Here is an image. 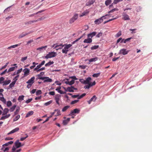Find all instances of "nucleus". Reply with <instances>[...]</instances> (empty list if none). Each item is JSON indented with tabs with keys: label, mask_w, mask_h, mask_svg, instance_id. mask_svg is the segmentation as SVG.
I'll return each mask as SVG.
<instances>
[{
	"label": "nucleus",
	"mask_w": 152,
	"mask_h": 152,
	"mask_svg": "<svg viewBox=\"0 0 152 152\" xmlns=\"http://www.w3.org/2000/svg\"><path fill=\"white\" fill-rule=\"evenodd\" d=\"M57 55L56 52H50L44 57L46 59H48L55 57Z\"/></svg>",
	"instance_id": "nucleus-1"
},
{
	"label": "nucleus",
	"mask_w": 152,
	"mask_h": 152,
	"mask_svg": "<svg viewBox=\"0 0 152 152\" xmlns=\"http://www.w3.org/2000/svg\"><path fill=\"white\" fill-rule=\"evenodd\" d=\"M78 17V14H75L73 17L69 20V23L72 24L74 23L76 20L77 19Z\"/></svg>",
	"instance_id": "nucleus-2"
},
{
	"label": "nucleus",
	"mask_w": 152,
	"mask_h": 152,
	"mask_svg": "<svg viewBox=\"0 0 152 152\" xmlns=\"http://www.w3.org/2000/svg\"><path fill=\"white\" fill-rule=\"evenodd\" d=\"M64 49L62 50V52L63 53L66 54L68 51V49L72 46V45L69 44L68 45L64 44Z\"/></svg>",
	"instance_id": "nucleus-3"
},
{
	"label": "nucleus",
	"mask_w": 152,
	"mask_h": 152,
	"mask_svg": "<svg viewBox=\"0 0 152 152\" xmlns=\"http://www.w3.org/2000/svg\"><path fill=\"white\" fill-rule=\"evenodd\" d=\"M80 109L77 108L74 109L73 110H72L70 112V113L69 114V116L75 115V114H78L80 112Z\"/></svg>",
	"instance_id": "nucleus-4"
},
{
	"label": "nucleus",
	"mask_w": 152,
	"mask_h": 152,
	"mask_svg": "<svg viewBox=\"0 0 152 152\" xmlns=\"http://www.w3.org/2000/svg\"><path fill=\"white\" fill-rule=\"evenodd\" d=\"M69 79L65 78L64 79V81H65V83L70 86H72L75 83V80H72L70 81L69 80Z\"/></svg>",
	"instance_id": "nucleus-5"
},
{
	"label": "nucleus",
	"mask_w": 152,
	"mask_h": 152,
	"mask_svg": "<svg viewBox=\"0 0 152 152\" xmlns=\"http://www.w3.org/2000/svg\"><path fill=\"white\" fill-rule=\"evenodd\" d=\"M129 51L130 50H127L126 49H122L120 50L119 54L124 55L127 54Z\"/></svg>",
	"instance_id": "nucleus-6"
},
{
	"label": "nucleus",
	"mask_w": 152,
	"mask_h": 152,
	"mask_svg": "<svg viewBox=\"0 0 152 152\" xmlns=\"http://www.w3.org/2000/svg\"><path fill=\"white\" fill-rule=\"evenodd\" d=\"M122 19L125 20H129L130 19L129 16L125 12L122 13Z\"/></svg>",
	"instance_id": "nucleus-7"
},
{
	"label": "nucleus",
	"mask_w": 152,
	"mask_h": 152,
	"mask_svg": "<svg viewBox=\"0 0 152 152\" xmlns=\"http://www.w3.org/2000/svg\"><path fill=\"white\" fill-rule=\"evenodd\" d=\"M42 80H44L43 83H45L46 82H51L52 81V80L51 79L49 78L48 77H44L43 78H41Z\"/></svg>",
	"instance_id": "nucleus-8"
},
{
	"label": "nucleus",
	"mask_w": 152,
	"mask_h": 152,
	"mask_svg": "<svg viewBox=\"0 0 152 152\" xmlns=\"http://www.w3.org/2000/svg\"><path fill=\"white\" fill-rule=\"evenodd\" d=\"M24 71L23 76L22 78L28 76L29 74L30 70L28 68H26L23 70Z\"/></svg>",
	"instance_id": "nucleus-9"
},
{
	"label": "nucleus",
	"mask_w": 152,
	"mask_h": 152,
	"mask_svg": "<svg viewBox=\"0 0 152 152\" xmlns=\"http://www.w3.org/2000/svg\"><path fill=\"white\" fill-rule=\"evenodd\" d=\"M15 144L16 148H19L24 145V144H21L20 142H19V140H17L15 143Z\"/></svg>",
	"instance_id": "nucleus-10"
},
{
	"label": "nucleus",
	"mask_w": 152,
	"mask_h": 152,
	"mask_svg": "<svg viewBox=\"0 0 152 152\" xmlns=\"http://www.w3.org/2000/svg\"><path fill=\"white\" fill-rule=\"evenodd\" d=\"M103 21V19L102 18H99L96 19L94 21V23L96 24L99 25Z\"/></svg>",
	"instance_id": "nucleus-11"
},
{
	"label": "nucleus",
	"mask_w": 152,
	"mask_h": 152,
	"mask_svg": "<svg viewBox=\"0 0 152 152\" xmlns=\"http://www.w3.org/2000/svg\"><path fill=\"white\" fill-rule=\"evenodd\" d=\"M96 99L97 97H96V96L94 95L89 101H87L88 103V104H90L92 102H95Z\"/></svg>",
	"instance_id": "nucleus-12"
},
{
	"label": "nucleus",
	"mask_w": 152,
	"mask_h": 152,
	"mask_svg": "<svg viewBox=\"0 0 152 152\" xmlns=\"http://www.w3.org/2000/svg\"><path fill=\"white\" fill-rule=\"evenodd\" d=\"M13 65L15 66L14 67H12L10 68L8 71H7V72H10L13 71L15 69L17 68L18 67V66H17L16 64H14L13 65Z\"/></svg>",
	"instance_id": "nucleus-13"
},
{
	"label": "nucleus",
	"mask_w": 152,
	"mask_h": 152,
	"mask_svg": "<svg viewBox=\"0 0 152 152\" xmlns=\"http://www.w3.org/2000/svg\"><path fill=\"white\" fill-rule=\"evenodd\" d=\"M97 33L95 32H91L89 34H88L87 35V37L92 38L95 36L96 34Z\"/></svg>",
	"instance_id": "nucleus-14"
},
{
	"label": "nucleus",
	"mask_w": 152,
	"mask_h": 152,
	"mask_svg": "<svg viewBox=\"0 0 152 152\" xmlns=\"http://www.w3.org/2000/svg\"><path fill=\"white\" fill-rule=\"evenodd\" d=\"M35 78L34 77H33L26 82V83H30L33 85V83H34Z\"/></svg>",
	"instance_id": "nucleus-15"
},
{
	"label": "nucleus",
	"mask_w": 152,
	"mask_h": 152,
	"mask_svg": "<svg viewBox=\"0 0 152 152\" xmlns=\"http://www.w3.org/2000/svg\"><path fill=\"white\" fill-rule=\"evenodd\" d=\"M92 40L91 39V38L89 37H88L87 39H85L83 41L84 43H90L92 42Z\"/></svg>",
	"instance_id": "nucleus-16"
},
{
	"label": "nucleus",
	"mask_w": 152,
	"mask_h": 152,
	"mask_svg": "<svg viewBox=\"0 0 152 152\" xmlns=\"http://www.w3.org/2000/svg\"><path fill=\"white\" fill-rule=\"evenodd\" d=\"M64 46V45H63L62 44H61L59 45H56L54 48H56V50H57L58 49H61Z\"/></svg>",
	"instance_id": "nucleus-17"
},
{
	"label": "nucleus",
	"mask_w": 152,
	"mask_h": 152,
	"mask_svg": "<svg viewBox=\"0 0 152 152\" xmlns=\"http://www.w3.org/2000/svg\"><path fill=\"white\" fill-rule=\"evenodd\" d=\"M91 80V77H88L86 78L85 81V84H90V81Z\"/></svg>",
	"instance_id": "nucleus-18"
},
{
	"label": "nucleus",
	"mask_w": 152,
	"mask_h": 152,
	"mask_svg": "<svg viewBox=\"0 0 152 152\" xmlns=\"http://www.w3.org/2000/svg\"><path fill=\"white\" fill-rule=\"evenodd\" d=\"M61 88L60 87H59L57 88L56 89V90L58 92L61 94H64L66 93V92H64L61 91L60 90Z\"/></svg>",
	"instance_id": "nucleus-19"
},
{
	"label": "nucleus",
	"mask_w": 152,
	"mask_h": 152,
	"mask_svg": "<svg viewBox=\"0 0 152 152\" xmlns=\"http://www.w3.org/2000/svg\"><path fill=\"white\" fill-rule=\"evenodd\" d=\"M13 141H10L9 142H8L7 143H6L4 144L3 145H2V148H1V150H3L4 149V146H7L9 144H11L13 143Z\"/></svg>",
	"instance_id": "nucleus-20"
},
{
	"label": "nucleus",
	"mask_w": 152,
	"mask_h": 152,
	"mask_svg": "<svg viewBox=\"0 0 152 152\" xmlns=\"http://www.w3.org/2000/svg\"><path fill=\"white\" fill-rule=\"evenodd\" d=\"M21 44V43H20L17 44L15 45H11L7 48V49H10L11 48H15L19 46Z\"/></svg>",
	"instance_id": "nucleus-21"
},
{
	"label": "nucleus",
	"mask_w": 152,
	"mask_h": 152,
	"mask_svg": "<svg viewBox=\"0 0 152 152\" xmlns=\"http://www.w3.org/2000/svg\"><path fill=\"white\" fill-rule=\"evenodd\" d=\"M37 22V20H33L29 21L28 22H26L25 23V25H29L31 24L32 23Z\"/></svg>",
	"instance_id": "nucleus-22"
},
{
	"label": "nucleus",
	"mask_w": 152,
	"mask_h": 152,
	"mask_svg": "<svg viewBox=\"0 0 152 152\" xmlns=\"http://www.w3.org/2000/svg\"><path fill=\"white\" fill-rule=\"evenodd\" d=\"M26 32H22L21 34H20L18 37V39L21 38L26 36Z\"/></svg>",
	"instance_id": "nucleus-23"
},
{
	"label": "nucleus",
	"mask_w": 152,
	"mask_h": 152,
	"mask_svg": "<svg viewBox=\"0 0 152 152\" xmlns=\"http://www.w3.org/2000/svg\"><path fill=\"white\" fill-rule=\"evenodd\" d=\"M33 113H34V112L33 111H30L26 114L25 116V117L26 118L29 117L30 116L32 115L33 114Z\"/></svg>",
	"instance_id": "nucleus-24"
},
{
	"label": "nucleus",
	"mask_w": 152,
	"mask_h": 152,
	"mask_svg": "<svg viewBox=\"0 0 152 152\" xmlns=\"http://www.w3.org/2000/svg\"><path fill=\"white\" fill-rule=\"evenodd\" d=\"M70 120V118H68L66 119L63 121V123L64 125H66Z\"/></svg>",
	"instance_id": "nucleus-25"
},
{
	"label": "nucleus",
	"mask_w": 152,
	"mask_h": 152,
	"mask_svg": "<svg viewBox=\"0 0 152 152\" xmlns=\"http://www.w3.org/2000/svg\"><path fill=\"white\" fill-rule=\"evenodd\" d=\"M66 91H69V92H74V90L73 89V88H72V86L69 87H68L66 89Z\"/></svg>",
	"instance_id": "nucleus-26"
},
{
	"label": "nucleus",
	"mask_w": 152,
	"mask_h": 152,
	"mask_svg": "<svg viewBox=\"0 0 152 152\" xmlns=\"http://www.w3.org/2000/svg\"><path fill=\"white\" fill-rule=\"evenodd\" d=\"M11 82L10 80H5L3 82V86H6L9 84Z\"/></svg>",
	"instance_id": "nucleus-27"
},
{
	"label": "nucleus",
	"mask_w": 152,
	"mask_h": 152,
	"mask_svg": "<svg viewBox=\"0 0 152 152\" xmlns=\"http://www.w3.org/2000/svg\"><path fill=\"white\" fill-rule=\"evenodd\" d=\"M53 61H49L48 63L46 64L45 65V66L46 67L49 66L51 65L54 64Z\"/></svg>",
	"instance_id": "nucleus-28"
},
{
	"label": "nucleus",
	"mask_w": 152,
	"mask_h": 152,
	"mask_svg": "<svg viewBox=\"0 0 152 152\" xmlns=\"http://www.w3.org/2000/svg\"><path fill=\"white\" fill-rule=\"evenodd\" d=\"M9 110L7 108H5L3 111L2 115H3L7 114L9 112Z\"/></svg>",
	"instance_id": "nucleus-29"
},
{
	"label": "nucleus",
	"mask_w": 152,
	"mask_h": 152,
	"mask_svg": "<svg viewBox=\"0 0 152 152\" xmlns=\"http://www.w3.org/2000/svg\"><path fill=\"white\" fill-rule=\"evenodd\" d=\"M20 108L19 107H17L16 108V110L14 112V115H17L20 110Z\"/></svg>",
	"instance_id": "nucleus-30"
},
{
	"label": "nucleus",
	"mask_w": 152,
	"mask_h": 152,
	"mask_svg": "<svg viewBox=\"0 0 152 152\" xmlns=\"http://www.w3.org/2000/svg\"><path fill=\"white\" fill-rule=\"evenodd\" d=\"M94 2V0H91V1H89L88 2H87L86 4V5L87 6H90L91 4H92Z\"/></svg>",
	"instance_id": "nucleus-31"
},
{
	"label": "nucleus",
	"mask_w": 152,
	"mask_h": 152,
	"mask_svg": "<svg viewBox=\"0 0 152 152\" xmlns=\"http://www.w3.org/2000/svg\"><path fill=\"white\" fill-rule=\"evenodd\" d=\"M118 10V9L117 8H115L111 10L110 11H108V14H110L113 12L115 11H117Z\"/></svg>",
	"instance_id": "nucleus-32"
},
{
	"label": "nucleus",
	"mask_w": 152,
	"mask_h": 152,
	"mask_svg": "<svg viewBox=\"0 0 152 152\" xmlns=\"http://www.w3.org/2000/svg\"><path fill=\"white\" fill-rule=\"evenodd\" d=\"M98 58L97 57L91 58L89 60V61L90 62H95L97 60Z\"/></svg>",
	"instance_id": "nucleus-33"
},
{
	"label": "nucleus",
	"mask_w": 152,
	"mask_h": 152,
	"mask_svg": "<svg viewBox=\"0 0 152 152\" xmlns=\"http://www.w3.org/2000/svg\"><path fill=\"white\" fill-rule=\"evenodd\" d=\"M47 46H42L41 47L38 48H37V50H39L40 51H42L43 49L45 50L46 48L47 47Z\"/></svg>",
	"instance_id": "nucleus-34"
},
{
	"label": "nucleus",
	"mask_w": 152,
	"mask_h": 152,
	"mask_svg": "<svg viewBox=\"0 0 152 152\" xmlns=\"http://www.w3.org/2000/svg\"><path fill=\"white\" fill-rule=\"evenodd\" d=\"M0 100L2 101L4 104H6V100L3 97V96L2 97H0Z\"/></svg>",
	"instance_id": "nucleus-35"
},
{
	"label": "nucleus",
	"mask_w": 152,
	"mask_h": 152,
	"mask_svg": "<svg viewBox=\"0 0 152 152\" xmlns=\"http://www.w3.org/2000/svg\"><path fill=\"white\" fill-rule=\"evenodd\" d=\"M16 107V105H13L11 107L9 111L11 112L13 111L15 109V108Z\"/></svg>",
	"instance_id": "nucleus-36"
},
{
	"label": "nucleus",
	"mask_w": 152,
	"mask_h": 152,
	"mask_svg": "<svg viewBox=\"0 0 152 152\" xmlns=\"http://www.w3.org/2000/svg\"><path fill=\"white\" fill-rule=\"evenodd\" d=\"M24 96L22 95L19 96L18 98V100L20 102L21 101H22L24 99Z\"/></svg>",
	"instance_id": "nucleus-37"
},
{
	"label": "nucleus",
	"mask_w": 152,
	"mask_h": 152,
	"mask_svg": "<svg viewBox=\"0 0 152 152\" xmlns=\"http://www.w3.org/2000/svg\"><path fill=\"white\" fill-rule=\"evenodd\" d=\"M16 83V82H15V81H12L9 85V88H11L12 87H13L14 85H15V83Z\"/></svg>",
	"instance_id": "nucleus-38"
},
{
	"label": "nucleus",
	"mask_w": 152,
	"mask_h": 152,
	"mask_svg": "<svg viewBox=\"0 0 152 152\" xmlns=\"http://www.w3.org/2000/svg\"><path fill=\"white\" fill-rule=\"evenodd\" d=\"M61 96V95L59 94H56V96L55 98V100L56 101H59V98Z\"/></svg>",
	"instance_id": "nucleus-39"
},
{
	"label": "nucleus",
	"mask_w": 152,
	"mask_h": 152,
	"mask_svg": "<svg viewBox=\"0 0 152 152\" xmlns=\"http://www.w3.org/2000/svg\"><path fill=\"white\" fill-rule=\"evenodd\" d=\"M112 0H107L105 1V4L106 6H108L112 2Z\"/></svg>",
	"instance_id": "nucleus-40"
},
{
	"label": "nucleus",
	"mask_w": 152,
	"mask_h": 152,
	"mask_svg": "<svg viewBox=\"0 0 152 152\" xmlns=\"http://www.w3.org/2000/svg\"><path fill=\"white\" fill-rule=\"evenodd\" d=\"M70 107L69 106H66L64 107L62 110V111L63 112L65 111L68 108H69Z\"/></svg>",
	"instance_id": "nucleus-41"
},
{
	"label": "nucleus",
	"mask_w": 152,
	"mask_h": 152,
	"mask_svg": "<svg viewBox=\"0 0 152 152\" xmlns=\"http://www.w3.org/2000/svg\"><path fill=\"white\" fill-rule=\"evenodd\" d=\"M20 117V116L19 115H18L16 116L13 119L14 122L17 121Z\"/></svg>",
	"instance_id": "nucleus-42"
},
{
	"label": "nucleus",
	"mask_w": 152,
	"mask_h": 152,
	"mask_svg": "<svg viewBox=\"0 0 152 152\" xmlns=\"http://www.w3.org/2000/svg\"><path fill=\"white\" fill-rule=\"evenodd\" d=\"M45 62V61H42V62L39 65L37 66V67H39V68H40L43 65Z\"/></svg>",
	"instance_id": "nucleus-43"
},
{
	"label": "nucleus",
	"mask_w": 152,
	"mask_h": 152,
	"mask_svg": "<svg viewBox=\"0 0 152 152\" xmlns=\"http://www.w3.org/2000/svg\"><path fill=\"white\" fill-rule=\"evenodd\" d=\"M100 72H99L97 73H94L93 74L92 76L94 77H97L100 75Z\"/></svg>",
	"instance_id": "nucleus-44"
},
{
	"label": "nucleus",
	"mask_w": 152,
	"mask_h": 152,
	"mask_svg": "<svg viewBox=\"0 0 152 152\" xmlns=\"http://www.w3.org/2000/svg\"><path fill=\"white\" fill-rule=\"evenodd\" d=\"M89 12L88 11H84L82 14L80 15V17H82L84 15H86Z\"/></svg>",
	"instance_id": "nucleus-45"
},
{
	"label": "nucleus",
	"mask_w": 152,
	"mask_h": 152,
	"mask_svg": "<svg viewBox=\"0 0 152 152\" xmlns=\"http://www.w3.org/2000/svg\"><path fill=\"white\" fill-rule=\"evenodd\" d=\"M99 47V46L98 45H94V46H93L91 48V49L92 50H96Z\"/></svg>",
	"instance_id": "nucleus-46"
},
{
	"label": "nucleus",
	"mask_w": 152,
	"mask_h": 152,
	"mask_svg": "<svg viewBox=\"0 0 152 152\" xmlns=\"http://www.w3.org/2000/svg\"><path fill=\"white\" fill-rule=\"evenodd\" d=\"M132 37H131L128 38L126 39H124V43H125L126 42H129L130 41V40L131 39H132Z\"/></svg>",
	"instance_id": "nucleus-47"
},
{
	"label": "nucleus",
	"mask_w": 152,
	"mask_h": 152,
	"mask_svg": "<svg viewBox=\"0 0 152 152\" xmlns=\"http://www.w3.org/2000/svg\"><path fill=\"white\" fill-rule=\"evenodd\" d=\"M54 111H55L57 112V114L56 116L59 115H61V112H60V110H59L58 109H55L54 110Z\"/></svg>",
	"instance_id": "nucleus-48"
},
{
	"label": "nucleus",
	"mask_w": 152,
	"mask_h": 152,
	"mask_svg": "<svg viewBox=\"0 0 152 152\" xmlns=\"http://www.w3.org/2000/svg\"><path fill=\"white\" fill-rule=\"evenodd\" d=\"M70 78L72 79V80H76L78 79L77 78H76V77L75 76L69 77V79H70Z\"/></svg>",
	"instance_id": "nucleus-49"
},
{
	"label": "nucleus",
	"mask_w": 152,
	"mask_h": 152,
	"mask_svg": "<svg viewBox=\"0 0 152 152\" xmlns=\"http://www.w3.org/2000/svg\"><path fill=\"white\" fill-rule=\"evenodd\" d=\"M12 103L10 101H8L7 102V106L9 107L12 105Z\"/></svg>",
	"instance_id": "nucleus-50"
},
{
	"label": "nucleus",
	"mask_w": 152,
	"mask_h": 152,
	"mask_svg": "<svg viewBox=\"0 0 152 152\" xmlns=\"http://www.w3.org/2000/svg\"><path fill=\"white\" fill-rule=\"evenodd\" d=\"M78 100H75L71 102L70 103L71 104H75L79 102Z\"/></svg>",
	"instance_id": "nucleus-51"
},
{
	"label": "nucleus",
	"mask_w": 152,
	"mask_h": 152,
	"mask_svg": "<svg viewBox=\"0 0 152 152\" xmlns=\"http://www.w3.org/2000/svg\"><path fill=\"white\" fill-rule=\"evenodd\" d=\"M19 129L18 127L16 128L15 129L12 130V132H13V133L15 132H18V131H19Z\"/></svg>",
	"instance_id": "nucleus-52"
},
{
	"label": "nucleus",
	"mask_w": 152,
	"mask_h": 152,
	"mask_svg": "<svg viewBox=\"0 0 152 152\" xmlns=\"http://www.w3.org/2000/svg\"><path fill=\"white\" fill-rule=\"evenodd\" d=\"M121 35V31H119L116 35L115 37H118L120 36Z\"/></svg>",
	"instance_id": "nucleus-53"
},
{
	"label": "nucleus",
	"mask_w": 152,
	"mask_h": 152,
	"mask_svg": "<svg viewBox=\"0 0 152 152\" xmlns=\"http://www.w3.org/2000/svg\"><path fill=\"white\" fill-rule=\"evenodd\" d=\"M25 135H26V137H21V138H20V140L21 141H23L27 137H28V136L27 134H26Z\"/></svg>",
	"instance_id": "nucleus-54"
},
{
	"label": "nucleus",
	"mask_w": 152,
	"mask_h": 152,
	"mask_svg": "<svg viewBox=\"0 0 152 152\" xmlns=\"http://www.w3.org/2000/svg\"><path fill=\"white\" fill-rule=\"evenodd\" d=\"M36 94L38 95L41 94H42V91L40 90H37L36 92Z\"/></svg>",
	"instance_id": "nucleus-55"
},
{
	"label": "nucleus",
	"mask_w": 152,
	"mask_h": 152,
	"mask_svg": "<svg viewBox=\"0 0 152 152\" xmlns=\"http://www.w3.org/2000/svg\"><path fill=\"white\" fill-rule=\"evenodd\" d=\"M19 77V75H17L13 79V81H15L16 82V81L18 80V78Z\"/></svg>",
	"instance_id": "nucleus-56"
},
{
	"label": "nucleus",
	"mask_w": 152,
	"mask_h": 152,
	"mask_svg": "<svg viewBox=\"0 0 152 152\" xmlns=\"http://www.w3.org/2000/svg\"><path fill=\"white\" fill-rule=\"evenodd\" d=\"M102 32H99L98 34L96 35V37L97 38H99L102 36Z\"/></svg>",
	"instance_id": "nucleus-57"
},
{
	"label": "nucleus",
	"mask_w": 152,
	"mask_h": 152,
	"mask_svg": "<svg viewBox=\"0 0 152 152\" xmlns=\"http://www.w3.org/2000/svg\"><path fill=\"white\" fill-rule=\"evenodd\" d=\"M123 0H114L113 3L115 4H117L118 2L122 1Z\"/></svg>",
	"instance_id": "nucleus-58"
},
{
	"label": "nucleus",
	"mask_w": 152,
	"mask_h": 152,
	"mask_svg": "<svg viewBox=\"0 0 152 152\" xmlns=\"http://www.w3.org/2000/svg\"><path fill=\"white\" fill-rule=\"evenodd\" d=\"M8 64V62L6 63L4 66H2L1 68H0V70L5 68L7 66Z\"/></svg>",
	"instance_id": "nucleus-59"
},
{
	"label": "nucleus",
	"mask_w": 152,
	"mask_h": 152,
	"mask_svg": "<svg viewBox=\"0 0 152 152\" xmlns=\"http://www.w3.org/2000/svg\"><path fill=\"white\" fill-rule=\"evenodd\" d=\"M88 85L85 86L84 87V88L85 89H89L91 86L90 84H88Z\"/></svg>",
	"instance_id": "nucleus-60"
},
{
	"label": "nucleus",
	"mask_w": 152,
	"mask_h": 152,
	"mask_svg": "<svg viewBox=\"0 0 152 152\" xmlns=\"http://www.w3.org/2000/svg\"><path fill=\"white\" fill-rule=\"evenodd\" d=\"M8 118L7 117V115H5V116H2L1 117V118L0 119V120H4L5 119H6V118Z\"/></svg>",
	"instance_id": "nucleus-61"
},
{
	"label": "nucleus",
	"mask_w": 152,
	"mask_h": 152,
	"mask_svg": "<svg viewBox=\"0 0 152 152\" xmlns=\"http://www.w3.org/2000/svg\"><path fill=\"white\" fill-rule=\"evenodd\" d=\"M4 78L3 77H1L0 78V84H1L3 83V81L4 80Z\"/></svg>",
	"instance_id": "nucleus-62"
},
{
	"label": "nucleus",
	"mask_w": 152,
	"mask_h": 152,
	"mask_svg": "<svg viewBox=\"0 0 152 152\" xmlns=\"http://www.w3.org/2000/svg\"><path fill=\"white\" fill-rule=\"evenodd\" d=\"M32 100V98H30V99H28L26 101V102L27 103V104H28L29 103H30Z\"/></svg>",
	"instance_id": "nucleus-63"
},
{
	"label": "nucleus",
	"mask_w": 152,
	"mask_h": 152,
	"mask_svg": "<svg viewBox=\"0 0 152 152\" xmlns=\"http://www.w3.org/2000/svg\"><path fill=\"white\" fill-rule=\"evenodd\" d=\"M88 26L87 25H86L84 26L83 28L84 29V31L87 30L88 29Z\"/></svg>",
	"instance_id": "nucleus-64"
}]
</instances>
